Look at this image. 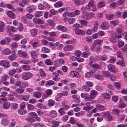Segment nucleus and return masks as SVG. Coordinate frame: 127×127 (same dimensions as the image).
<instances>
[{
	"instance_id": "obj_29",
	"label": "nucleus",
	"mask_w": 127,
	"mask_h": 127,
	"mask_svg": "<svg viewBox=\"0 0 127 127\" xmlns=\"http://www.w3.org/2000/svg\"><path fill=\"white\" fill-rule=\"evenodd\" d=\"M94 75L95 78L96 79H103V76L99 74L96 73L95 74H94Z\"/></svg>"
},
{
	"instance_id": "obj_24",
	"label": "nucleus",
	"mask_w": 127,
	"mask_h": 127,
	"mask_svg": "<svg viewBox=\"0 0 127 127\" xmlns=\"http://www.w3.org/2000/svg\"><path fill=\"white\" fill-rule=\"evenodd\" d=\"M120 111L119 110L117 109H113L112 110V112L115 115H117L119 114Z\"/></svg>"
},
{
	"instance_id": "obj_50",
	"label": "nucleus",
	"mask_w": 127,
	"mask_h": 127,
	"mask_svg": "<svg viewBox=\"0 0 127 127\" xmlns=\"http://www.w3.org/2000/svg\"><path fill=\"white\" fill-rule=\"evenodd\" d=\"M82 88H83L84 90L87 92H89L90 90V88H89V87L87 86L86 85L83 86Z\"/></svg>"
},
{
	"instance_id": "obj_58",
	"label": "nucleus",
	"mask_w": 127,
	"mask_h": 127,
	"mask_svg": "<svg viewBox=\"0 0 127 127\" xmlns=\"http://www.w3.org/2000/svg\"><path fill=\"white\" fill-rule=\"evenodd\" d=\"M45 63L47 65H51L53 64L51 62L50 59H48L45 60Z\"/></svg>"
},
{
	"instance_id": "obj_53",
	"label": "nucleus",
	"mask_w": 127,
	"mask_h": 127,
	"mask_svg": "<svg viewBox=\"0 0 127 127\" xmlns=\"http://www.w3.org/2000/svg\"><path fill=\"white\" fill-rule=\"evenodd\" d=\"M111 24L114 26L117 25L118 24V22L116 20L111 21H110Z\"/></svg>"
},
{
	"instance_id": "obj_14",
	"label": "nucleus",
	"mask_w": 127,
	"mask_h": 127,
	"mask_svg": "<svg viewBox=\"0 0 127 127\" xmlns=\"http://www.w3.org/2000/svg\"><path fill=\"white\" fill-rule=\"evenodd\" d=\"M101 27L103 30H106L108 27V24L106 22H104L101 24Z\"/></svg>"
},
{
	"instance_id": "obj_52",
	"label": "nucleus",
	"mask_w": 127,
	"mask_h": 127,
	"mask_svg": "<svg viewBox=\"0 0 127 127\" xmlns=\"http://www.w3.org/2000/svg\"><path fill=\"white\" fill-rule=\"evenodd\" d=\"M58 112L62 115H64L65 112L64 108H61L58 110Z\"/></svg>"
},
{
	"instance_id": "obj_34",
	"label": "nucleus",
	"mask_w": 127,
	"mask_h": 127,
	"mask_svg": "<svg viewBox=\"0 0 127 127\" xmlns=\"http://www.w3.org/2000/svg\"><path fill=\"white\" fill-rule=\"evenodd\" d=\"M42 15V12L41 11H38L36 12L34 14V16L36 17H39L41 16Z\"/></svg>"
},
{
	"instance_id": "obj_12",
	"label": "nucleus",
	"mask_w": 127,
	"mask_h": 127,
	"mask_svg": "<svg viewBox=\"0 0 127 127\" xmlns=\"http://www.w3.org/2000/svg\"><path fill=\"white\" fill-rule=\"evenodd\" d=\"M94 72L93 71L89 72L85 74V77L86 78H88L94 75Z\"/></svg>"
},
{
	"instance_id": "obj_27",
	"label": "nucleus",
	"mask_w": 127,
	"mask_h": 127,
	"mask_svg": "<svg viewBox=\"0 0 127 127\" xmlns=\"http://www.w3.org/2000/svg\"><path fill=\"white\" fill-rule=\"evenodd\" d=\"M12 37L13 39L16 40H18L22 38V37L18 35H14L12 36Z\"/></svg>"
},
{
	"instance_id": "obj_15",
	"label": "nucleus",
	"mask_w": 127,
	"mask_h": 127,
	"mask_svg": "<svg viewBox=\"0 0 127 127\" xmlns=\"http://www.w3.org/2000/svg\"><path fill=\"white\" fill-rule=\"evenodd\" d=\"M8 16L13 19L15 18V14L13 12L11 11H7V12Z\"/></svg>"
},
{
	"instance_id": "obj_7",
	"label": "nucleus",
	"mask_w": 127,
	"mask_h": 127,
	"mask_svg": "<svg viewBox=\"0 0 127 127\" xmlns=\"http://www.w3.org/2000/svg\"><path fill=\"white\" fill-rule=\"evenodd\" d=\"M89 64L91 66L95 69H101V67L99 65L97 64H92L91 63H89Z\"/></svg>"
},
{
	"instance_id": "obj_45",
	"label": "nucleus",
	"mask_w": 127,
	"mask_h": 127,
	"mask_svg": "<svg viewBox=\"0 0 127 127\" xmlns=\"http://www.w3.org/2000/svg\"><path fill=\"white\" fill-rule=\"evenodd\" d=\"M93 108V107L92 106L86 105L83 107V110L85 111H88L92 109Z\"/></svg>"
},
{
	"instance_id": "obj_56",
	"label": "nucleus",
	"mask_w": 127,
	"mask_h": 127,
	"mask_svg": "<svg viewBox=\"0 0 127 127\" xmlns=\"http://www.w3.org/2000/svg\"><path fill=\"white\" fill-rule=\"evenodd\" d=\"M10 105L9 104L7 103H5L3 105V108L4 109H6L9 108Z\"/></svg>"
},
{
	"instance_id": "obj_9",
	"label": "nucleus",
	"mask_w": 127,
	"mask_h": 127,
	"mask_svg": "<svg viewBox=\"0 0 127 127\" xmlns=\"http://www.w3.org/2000/svg\"><path fill=\"white\" fill-rule=\"evenodd\" d=\"M108 68L109 71L113 72H115L116 70V69L114 66L111 64L108 65Z\"/></svg>"
},
{
	"instance_id": "obj_49",
	"label": "nucleus",
	"mask_w": 127,
	"mask_h": 127,
	"mask_svg": "<svg viewBox=\"0 0 127 127\" xmlns=\"http://www.w3.org/2000/svg\"><path fill=\"white\" fill-rule=\"evenodd\" d=\"M102 74L104 76L109 77L110 75V73L109 71H105L102 72Z\"/></svg>"
},
{
	"instance_id": "obj_23",
	"label": "nucleus",
	"mask_w": 127,
	"mask_h": 127,
	"mask_svg": "<svg viewBox=\"0 0 127 127\" xmlns=\"http://www.w3.org/2000/svg\"><path fill=\"white\" fill-rule=\"evenodd\" d=\"M103 42V41L102 40L97 39L95 40L94 43L95 45H101Z\"/></svg>"
},
{
	"instance_id": "obj_35",
	"label": "nucleus",
	"mask_w": 127,
	"mask_h": 127,
	"mask_svg": "<svg viewBox=\"0 0 127 127\" xmlns=\"http://www.w3.org/2000/svg\"><path fill=\"white\" fill-rule=\"evenodd\" d=\"M105 3L104 2L100 1L97 4V7L98 8H102L104 6Z\"/></svg>"
},
{
	"instance_id": "obj_19",
	"label": "nucleus",
	"mask_w": 127,
	"mask_h": 127,
	"mask_svg": "<svg viewBox=\"0 0 127 127\" xmlns=\"http://www.w3.org/2000/svg\"><path fill=\"white\" fill-rule=\"evenodd\" d=\"M30 32L31 35L34 37L37 34V30L36 28H33L31 30Z\"/></svg>"
},
{
	"instance_id": "obj_17",
	"label": "nucleus",
	"mask_w": 127,
	"mask_h": 127,
	"mask_svg": "<svg viewBox=\"0 0 127 127\" xmlns=\"http://www.w3.org/2000/svg\"><path fill=\"white\" fill-rule=\"evenodd\" d=\"M31 55L32 57L34 59H36L37 57V53L33 51L31 52Z\"/></svg>"
},
{
	"instance_id": "obj_26",
	"label": "nucleus",
	"mask_w": 127,
	"mask_h": 127,
	"mask_svg": "<svg viewBox=\"0 0 127 127\" xmlns=\"http://www.w3.org/2000/svg\"><path fill=\"white\" fill-rule=\"evenodd\" d=\"M63 3L61 1H58L54 4V6L56 7H58L63 6Z\"/></svg>"
},
{
	"instance_id": "obj_59",
	"label": "nucleus",
	"mask_w": 127,
	"mask_h": 127,
	"mask_svg": "<svg viewBox=\"0 0 127 127\" xmlns=\"http://www.w3.org/2000/svg\"><path fill=\"white\" fill-rule=\"evenodd\" d=\"M54 83V82L51 80L47 81L46 83V84L48 85H51L53 84Z\"/></svg>"
},
{
	"instance_id": "obj_51",
	"label": "nucleus",
	"mask_w": 127,
	"mask_h": 127,
	"mask_svg": "<svg viewBox=\"0 0 127 127\" xmlns=\"http://www.w3.org/2000/svg\"><path fill=\"white\" fill-rule=\"evenodd\" d=\"M118 46L119 47H123L124 46V42L122 40H119Z\"/></svg>"
},
{
	"instance_id": "obj_33",
	"label": "nucleus",
	"mask_w": 127,
	"mask_h": 127,
	"mask_svg": "<svg viewBox=\"0 0 127 127\" xmlns=\"http://www.w3.org/2000/svg\"><path fill=\"white\" fill-rule=\"evenodd\" d=\"M117 38L114 36H111L110 38V41L112 43H116L117 42Z\"/></svg>"
},
{
	"instance_id": "obj_3",
	"label": "nucleus",
	"mask_w": 127,
	"mask_h": 127,
	"mask_svg": "<svg viewBox=\"0 0 127 127\" xmlns=\"http://www.w3.org/2000/svg\"><path fill=\"white\" fill-rule=\"evenodd\" d=\"M81 96L82 97L84 98L85 101H88L93 99L90 95L87 93L85 94L82 93L81 94Z\"/></svg>"
},
{
	"instance_id": "obj_43",
	"label": "nucleus",
	"mask_w": 127,
	"mask_h": 127,
	"mask_svg": "<svg viewBox=\"0 0 127 127\" xmlns=\"http://www.w3.org/2000/svg\"><path fill=\"white\" fill-rule=\"evenodd\" d=\"M17 56L14 54L11 55L8 57L9 59L11 61H13L16 58Z\"/></svg>"
},
{
	"instance_id": "obj_38",
	"label": "nucleus",
	"mask_w": 127,
	"mask_h": 127,
	"mask_svg": "<svg viewBox=\"0 0 127 127\" xmlns=\"http://www.w3.org/2000/svg\"><path fill=\"white\" fill-rule=\"evenodd\" d=\"M39 40L38 39L35 40L34 42L33 41H30V43L32 45L33 47L35 46V45L39 43Z\"/></svg>"
},
{
	"instance_id": "obj_30",
	"label": "nucleus",
	"mask_w": 127,
	"mask_h": 127,
	"mask_svg": "<svg viewBox=\"0 0 127 127\" xmlns=\"http://www.w3.org/2000/svg\"><path fill=\"white\" fill-rule=\"evenodd\" d=\"M96 108L98 110L101 111L104 110L106 108L104 106L102 105H98L96 106Z\"/></svg>"
},
{
	"instance_id": "obj_6",
	"label": "nucleus",
	"mask_w": 127,
	"mask_h": 127,
	"mask_svg": "<svg viewBox=\"0 0 127 127\" xmlns=\"http://www.w3.org/2000/svg\"><path fill=\"white\" fill-rule=\"evenodd\" d=\"M53 91L52 90L48 89L47 90L45 91V95H43V98L44 99L46 98H47L52 93Z\"/></svg>"
},
{
	"instance_id": "obj_1",
	"label": "nucleus",
	"mask_w": 127,
	"mask_h": 127,
	"mask_svg": "<svg viewBox=\"0 0 127 127\" xmlns=\"http://www.w3.org/2000/svg\"><path fill=\"white\" fill-rule=\"evenodd\" d=\"M94 2L93 0H90L86 5L87 8L89 11L91 9L92 11H95L96 10V8L94 3Z\"/></svg>"
},
{
	"instance_id": "obj_63",
	"label": "nucleus",
	"mask_w": 127,
	"mask_h": 127,
	"mask_svg": "<svg viewBox=\"0 0 127 127\" xmlns=\"http://www.w3.org/2000/svg\"><path fill=\"white\" fill-rule=\"evenodd\" d=\"M26 120L27 121L29 122H34L35 121V120L34 119L29 118H27Z\"/></svg>"
},
{
	"instance_id": "obj_32",
	"label": "nucleus",
	"mask_w": 127,
	"mask_h": 127,
	"mask_svg": "<svg viewBox=\"0 0 127 127\" xmlns=\"http://www.w3.org/2000/svg\"><path fill=\"white\" fill-rule=\"evenodd\" d=\"M47 24L51 26H53L55 25V24L54 22L52 20H48L47 21Z\"/></svg>"
},
{
	"instance_id": "obj_57",
	"label": "nucleus",
	"mask_w": 127,
	"mask_h": 127,
	"mask_svg": "<svg viewBox=\"0 0 127 127\" xmlns=\"http://www.w3.org/2000/svg\"><path fill=\"white\" fill-rule=\"evenodd\" d=\"M116 61L115 59L112 57H110L109 60L110 63H113L115 62Z\"/></svg>"
},
{
	"instance_id": "obj_28",
	"label": "nucleus",
	"mask_w": 127,
	"mask_h": 127,
	"mask_svg": "<svg viewBox=\"0 0 127 127\" xmlns=\"http://www.w3.org/2000/svg\"><path fill=\"white\" fill-rule=\"evenodd\" d=\"M33 95L35 97L37 98H40L41 96V94L38 92H34Z\"/></svg>"
},
{
	"instance_id": "obj_22",
	"label": "nucleus",
	"mask_w": 127,
	"mask_h": 127,
	"mask_svg": "<svg viewBox=\"0 0 127 127\" xmlns=\"http://www.w3.org/2000/svg\"><path fill=\"white\" fill-rule=\"evenodd\" d=\"M108 92L110 93L111 95H113V93L112 91L113 90L114 87L113 86L110 85H108Z\"/></svg>"
},
{
	"instance_id": "obj_4",
	"label": "nucleus",
	"mask_w": 127,
	"mask_h": 127,
	"mask_svg": "<svg viewBox=\"0 0 127 127\" xmlns=\"http://www.w3.org/2000/svg\"><path fill=\"white\" fill-rule=\"evenodd\" d=\"M0 65L6 68L9 67L10 65L9 62L4 60L0 61Z\"/></svg>"
},
{
	"instance_id": "obj_62",
	"label": "nucleus",
	"mask_w": 127,
	"mask_h": 127,
	"mask_svg": "<svg viewBox=\"0 0 127 127\" xmlns=\"http://www.w3.org/2000/svg\"><path fill=\"white\" fill-rule=\"evenodd\" d=\"M24 64H28L31 63V62L29 61L28 60H23L21 61Z\"/></svg>"
},
{
	"instance_id": "obj_21",
	"label": "nucleus",
	"mask_w": 127,
	"mask_h": 127,
	"mask_svg": "<svg viewBox=\"0 0 127 127\" xmlns=\"http://www.w3.org/2000/svg\"><path fill=\"white\" fill-rule=\"evenodd\" d=\"M22 68L25 71H29L31 69V67L28 65H24L22 66Z\"/></svg>"
},
{
	"instance_id": "obj_44",
	"label": "nucleus",
	"mask_w": 127,
	"mask_h": 127,
	"mask_svg": "<svg viewBox=\"0 0 127 127\" xmlns=\"http://www.w3.org/2000/svg\"><path fill=\"white\" fill-rule=\"evenodd\" d=\"M70 123L72 124H77V121L74 119L72 117H71L69 121Z\"/></svg>"
},
{
	"instance_id": "obj_25",
	"label": "nucleus",
	"mask_w": 127,
	"mask_h": 127,
	"mask_svg": "<svg viewBox=\"0 0 127 127\" xmlns=\"http://www.w3.org/2000/svg\"><path fill=\"white\" fill-rule=\"evenodd\" d=\"M18 112L19 114L22 115L25 114L27 113V111L26 110L22 109H18Z\"/></svg>"
},
{
	"instance_id": "obj_11",
	"label": "nucleus",
	"mask_w": 127,
	"mask_h": 127,
	"mask_svg": "<svg viewBox=\"0 0 127 127\" xmlns=\"http://www.w3.org/2000/svg\"><path fill=\"white\" fill-rule=\"evenodd\" d=\"M1 124L4 126L7 125L9 123V121L5 118L2 119L1 120Z\"/></svg>"
},
{
	"instance_id": "obj_54",
	"label": "nucleus",
	"mask_w": 127,
	"mask_h": 127,
	"mask_svg": "<svg viewBox=\"0 0 127 127\" xmlns=\"http://www.w3.org/2000/svg\"><path fill=\"white\" fill-rule=\"evenodd\" d=\"M59 125V123L58 121H53V124L52 127H57Z\"/></svg>"
},
{
	"instance_id": "obj_55",
	"label": "nucleus",
	"mask_w": 127,
	"mask_h": 127,
	"mask_svg": "<svg viewBox=\"0 0 127 127\" xmlns=\"http://www.w3.org/2000/svg\"><path fill=\"white\" fill-rule=\"evenodd\" d=\"M26 17L29 19H31L33 17V15L31 14L28 13L26 15Z\"/></svg>"
},
{
	"instance_id": "obj_39",
	"label": "nucleus",
	"mask_w": 127,
	"mask_h": 127,
	"mask_svg": "<svg viewBox=\"0 0 127 127\" xmlns=\"http://www.w3.org/2000/svg\"><path fill=\"white\" fill-rule=\"evenodd\" d=\"M41 50L43 53H49L50 51V50L48 48L45 47H43Z\"/></svg>"
},
{
	"instance_id": "obj_2",
	"label": "nucleus",
	"mask_w": 127,
	"mask_h": 127,
	"mask_svg": "<svg viewBox=\"0 0 127 127\" xmlns=\"http://www.w3.org/2000/svg\"><path fill=\"white\" fill-rule=\"evenodd\" d=\"M102 116L107 121H110L113 119V117L108 112H103L102 113Z\"/></svg>"
},
{
	"instance_id": "obj_47",
	"label": "nucleus",
	"mask_w": 127,
	"mask_h": 127,
	"mask_svg": "<svg viewBox=\"0 0 127 127\" xmlns=\"http://www.w3.org/2000/svg\"><path fill=\"white\" fill-rule=\"evenodd\" d=\"M16 91L19 94H22L24 92V90L23 88H18Z\"/></svg>"
},
{
	"instance_id": "obj_20",
	"label": "nucleus",
	"mask_w": 127,
	"mask_h": 127,
	"mask_svg": "<svg viewBox=\"0 0 127 127\" xmlns=\"http://www.w3.org/2000/svg\"><path fill=\"white\" fill-rule=\"evenodd\" d=\"M73 49V47L71 45H67L64 48V50L65 51H71Z\"/></svg>"
},
{
	"instance_id": "obj_5",
	"label": "nucleus",
	"mask_w": 127,
	"mask_h": 127,
	"mask_svg": "<svg viewBox=\"0 0 127 127\" xmlns=\"http://www.w3.org/2000/svg\"><path fill=\"white\" fill-rule=\"evenodd\" d=\"M74 31L76 35H84L85 34V32L82 30L75 28L74 29Z\"/></svg>"
},
{
	"instance_id": "obj_48",
	"label": "nucleus",
	"mask_w": 127,
	"mask_h": 127,
	"mask_svg": "<svg viewBox=\"0 0 127 127\" xmlns=\"http://www.w3.org/2000/svg\"><path fill=\"white\" fill-rule=\"evenodd\" d=\"M106 17L109 20L113 19L114 17L113 15L110 14H106Z\"/></svg>"
},
{
	"instance_id": "obj_40",
	"label": "nucleus",
	"mask_w": 127,
	"mask_h": 127,
	"mask_svg": "<svg viewBox=\"0 0 127 127\" xmlns=\"http://www.w3.org/2000/svg\"><path fill=\"white\" fill-rule=\"evenodd\" d=\"M23 99L25 101H27L30 98L29 95H24L22 96Z\"/></svg>"
},
{
	"instance_id": "obj_36",
	"label": "nucleus",
	"mask_w": 127,
	"mask_h": 127,
	"mask_svg": "<svg viewBox=\"0 0 127 127\" xmlns=\"http://www.w3.org/2000/svg\"><path fill=\"white\" fill-rule=\"evenodd\" d=\"M119 107L121 108H123L125 107L126 105L122 101H120L119 104Z\"/></svg>"
},
{
	"instance_id": "obj_18",
	"label": "nucleus",
	"mask_w": 127,
	"mask_h": 127,
	"mask_svg": "<svg viewBox=\"0 0 127 127\" xmlns=\"http://www.w3.org/2000/svg\"><path fill=\"white\" fill-rule=\"evenodd\" d=\"M49 114L51 117L53 118L56 117L57 115V113L56 111L53 110L51 111L50 112Z\"/></svg>"
},
{
	"instance_id": "obj_16",
	"label": "nucleus",
	"mask_w": 127,
	"mask_h": 127,
	"mask_svg": "<svg viewBox=\"0 0 127 127\" xmlns=\"http://www.w3.org/2000/svg\"><path fill=\"white\" fill-rule=\"evenodd\" d=\"M11 51L9 49H4L2 52V53L5 55H8L11 53Z\"/></svg>"
},
{
	"instance_id": "obj_42",
	"label": "nucleus",
	"mask_w": 127,
	"mask_h": 127,
	"mask_svg": "<svg viewBox=\"0 0 127 127\" xmlns=\"http://www.w3.org/2000/svg\"><path fill=\"white\" fill-rule=\"evenodd\" d=\"M55 103V102L53 100L50 99L48 101V104L49 106H52L54 105Z\"/></svg>"
},
{
	"instance_id": "obj_8",
	"label": "nucleus",
	"mask_w": 127,
	"mask_h": 127,
	"mask_svg": "<svg viewBox=\"0 0 127 127\" xmlns=\"http://www.w3.org/2000/svg\"><path fill=\"white\" fill-rule=\"evenodd\" d=\"M32 74L30 72H29L25 73L22 76V78L24 79H29L30 77H32Z\"/></svg>"
},
{
	"instance_id": "obj_37",
	"label": "nucleus",
	"mask_w": 127,
	"mask_h": 127,
	"mask_svg": "<svg viewBox=\"0 0 127 127\" xmlns=\"http://www.w3.org/2000/svg\"><path fill=\"white\" fill-rule=\"evenodd\" d=\"M39 71L40 75L41 77H43L45 76L46 74L43 69H40Z\"/></svg>"
},
{
	"instance_id": "obj_31",
	"label": "nucleus",
	"mask_w": 127,
	"mask_h": 127,
	"mask_svg": "<svg viewBox=\"0 0 127 127\" xmlns=\"http://www.w3.org/2000/svg\"><path fill=\"white\" fill-rule=\"evenodd\" d=\"M67 102L65 101H63L62 102V105H63V107L65 109H67L69 108V106L67 105Z\"/></svg>"
},
{
	"instance_id": "obj_46",
	"label": "nucleus",
	"mask_w": 127,
	"mask_h": 127,
	"mask_svg": "<svg viewBox=\"0 0 127 127\" xmlns=\"http://www.w3.org/2000/svg\"><path fill=\"white\" fill-rule=\"evenodd\" d=\"M54 62L55 64H57V63H58L59 62L60 63L62 64H63L64 63V60L62 59H60L59 60H56Z\"/></svg>"
},
{
	"instance_id": "obj_10",
	"label": "nucleus",
	"mask_w": 127,
	"mask_h": 127,
	"mask_svg": "<svg viewBox=\"0 0 127 127\" xmlns=\"http://www.w3.org/2000/svg\"><path fill=\"white\" fill-rule=\"evenodd\" d=\"M57 29L59 30L62 32H66L67 31L66 28L64 26L59 25L56 27Z\"/></svg>"
},
{
	"instance_id": "obj_41",
	"label": "nucleus",
	"mask_w": 127,
	"mask_h": 127,
	"mask_svg": "<svg viewBox=\"0 0 127 127\" xmlns=\"http://www.w3.org/2000/svg\"><path fill=\"white\" fill-rule=\"evenodd\" d=\"M75 20L74 18L70 17L68 20V23L71 24H72L74 23Z\"/></svg>"
},
{
	"instance_id": "obj_13",
	"label": "nucleus",
	"mask_w": 127,
	"mask_h": 127,
	"mask_svg": "<svg viewBox=\"0 0 127 127\" xmlns=\"http://www.w3.org/2000/svg\"><path fill=\"white\" fill-rule=\"evenodd\" d=\"M97 92L95 90H92L90 93V95L93 99L96 96Z\"/></svg>"
},
{
	"instance_id": "obj_64",
	"label": "nucleus",
	"mask_w": 127,
	"mask_h": 127,
	"mask_svg": "<svg viewBox=\"0 0 127 127\" xmlns=\"http://www.w3.org/2000/svg\"><path fill=\"white\" fill-rule=\"evenodd\" d=\"M16 70L15 69H13L12 70H10L9 72V74L11 75H12L15 73Z\"/></svg>"
},
{
	"instance_id": "obj_61",
	"label": "nucleus",
	"mask_w": 127,
	"mask_h": 127,
	"mask_svg": "<svg viewBox=\"0 0 127 127\" xmlns=\"http://www.w3.org/2000/svg\"><path fill=\"white\" fill-rule=\"evenodd\" d=\"M34 106L31 104H29L28 106V109L29 110H32L34 109Z\"/></svg>"
},
{
	"instance_id": "obj_60",
	"label": "nucleus",
	"mask_w": 127,
	"mask_h": 127,
	"mask_svg": "<svg viewBox=\"0 0 127 127\" xmlns=\"http://www.w3.org/2000/svg\"><path fill=\"white\" fill-rule=\"evenodd\" d=\"M87 52H84L83 54V56L84 57L87 58L89 55H90V53L89 51Z\"/></svg>"
}]
</instances>
